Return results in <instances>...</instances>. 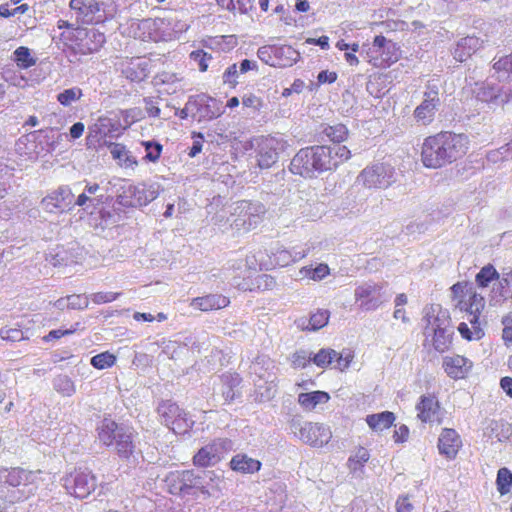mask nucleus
<instances>
[{"label": "nucleus", "mask_w": 512, "mask_h": 512, "mask_svg": "<svg viewBox=\"0 0 512 512\" xmlns=\"http://www.w3.org/2000/svg\"><path fill=\"white\" fill-rule=\"evenodd\" d=\"M320 135L332 142L334 145H340L349 139L350 131L343 123L322 124L320 126Z\"/></svg>", "instance_id": "2f4dec72"}, {"label": "nucleus", "mask_w": 512, "mask_h": 512, "mask_svg": "<svg viewBox=\"0 0 512 512\" xmlns=\"http://www.w3.org/2000/svg\"><path fill=\"white\" fill-rule=\"evenodd\" d=\"M395 414L390 411L370 414L366 417V423L369 428L376 432H382L389 429L395 422Z\"/></svg>", "instance_id": "c9c22d12"}, {"label": "nucleus", "mask_w": 512, "mask_h": 512, "mask_svg": "<svg viewBox=\"0 0 512 512\" xmlns=\"http://www.w3.org/2000/svg\"><path fill=\"white\" fill-rule=\"evenodd\" d=\"M99 191V184L87 183L84 192L77 197L75 204L80 207L92 206L93 208L102 205L104 203V195H97Z\"/></svg>", "instance_id": "72a5a7b5"}, {"label": "nucleus", "mask_w": 512, "mask_h": 512, "mask_svg": "<svg viewBox=\"0 0 512 512\" xmlns=\"http://www.w3.org/2000/svg\"><path fill=\"white\" fill-rule=\"evenodd\" d=\"M228 465L232 471L239 474H255L259 472L262 467L260 460L252 458L246 453L235 454Z\"/></svg>", "instance_id": "cd10ccee"}, {"label": "nucleus", "mask_w": 512, "mask_h": 512, "mask_svg": "<svg viewBox=\"0 0 512 512\" xmlns=\"http://www.w3.org/2000/svg\"><path fill=\"white\" fill-rule=\"evenodd\" d=\"M330 273V268L327 264L320 263L315 268L312 266H305L300 269V275L303 278L310 280H322Z\"/></svg>", "instance_id": "a19ab883"}, {"label": "nucleus", "mask_w": 512, "mask_h": 512, "mask_svg": "<svg viewBox=\"0 0 512 512\" xmlns=\"http://www.w3.org/2000/svg\"><path fill=\"white\" fill-rule=\"evenodd\" d=\"M64 487L75 498H87L96 488V476L87 469L75 468L64 477Z\"/></svg>", "instance_id": "f8f14e48"}, {"label": "nucleus", "mask_w": 512, "mask_h": 512, "mask_svg": "<svg viewBox=\"0 0 512 512\" xmlns=\"http://www.w3.org/2000/svg\"><path fill=\"white\" fill-rule=\"evenodd\" d=\"M156 198L155 191L146 184L128 185L118 196V201L125 207L145 206Z\"/></svg>", "instance_id": "412c9836"}, {"label": "nucleus", "mask_w": 512, "mask_h": 512, "mask_svg": "<svg viewBox=\"0 0 512 512\" xmlns=\"http://www.w3.org/2000/svg\"><path fill=\"white\" fill-rule=\"evenodd\" d=\"M171 22L165 18H146L137 24L136 35L143 41H164L170 36Z\"/></svg>", "instance_id": "f3484780"}, {"label": "nucleus", "mask_w": 512, "mask_h": 512, "mask_svg": "<svg viewBox=\"0 0 512 512\" xmlns=\"http://www.w3.org/2000/svg\"><path fill=\"white\" fill-rule=\"evenodd\" d=\"M330 400V395L326 391L316 390L300 393L297 402L304 411H313L319 405H324Z\"/></svg>", "instance_id": "473e14b6"}, {"label": "nucleus", "mask_w": 512, "mask_h": 512, "mask_svg": "<svg viewBox=\"0 0 512 512\" xmlns=\"http://www.w3.org/2000/svg\"><path fill=\"white\" fill-rule=\"evenodd\" d=\"M417 418L422 423L441 425L444 409L436 393H427L419 397L415 406Z\"/></svg>", "instance_id": "6ab92c4d"}, {"label": "nucleus", "mask_w": 512, "mask_h": 512, "mask_svg": "<svg viewBox=\"0 0 512 512\" xmlns=\"http://www.w3.org/2000/svg\"><path fill=\"white\" fill-rule=\"evenodd\" d=\"M502 324V340L506 346H512V313L503 317Z\"/></svg>", "instance_id": "bf43d9fd"}, {"label": "nucleus", "mask_w": 512, "mask_h": 512, "mask_svg": "<svg viewBox=\"0 0 512 512\" xmlns=\"http://www.w3.org/2000/svg\"><path fill=\"white\" fill-rule=\"evenodd\" d=\"M336 351L331 348L320 349L312 358V362L320 368H327L332 365L331 356H335Z\"/></svg>", "instance_id": "de8ad7c7"}, {"label": "nucleus", "mask_w": 512, "mask_h": 512, "mask_svg": "<svg viewBox=\"0 0 512 512\" xmlns=\"http://www.w3.org/2000/svg\"><path fill=\"white\" fill-rule=\"evenodd\" d=\"M266 206L260 201L241 200L236 203L233 225L237 230L250 231L255 229L264 219Z\"/></svg>", "instance_id": "6e6552de"}, {"label": "nucleus", "mask_w": 512, "mask_h": 512, "mask_svg": "<svg viewBox=\"0 0 512 512\" xmlns=\"http://www.w3.org/2000/svg\"><path fill=\"white\" fill-rule=\"evenodd\" d=\"M499 277L496 268L492 264H487L476 274L475 281L479 287L486 288L491 282L498 280Z\"/></svg>", "instance_id": "58836bf2"}, {"label": "nucleus", "mask_w": 512, "mask_h": 512, "mask_svg": "<svg viewBox=\"0 0 512 512\" xmlns=\"http://www.w3.org/2000/svg\"><path fill=\"white\" fill-rule=\"evenodd\" d=\"M395 170L392 166L377 163L361 171L357 180L368 189H384L394 182Z\"/></svg>", "instance_id": "2eb2a0df"}, {"label": "nucleus", "mask_w": 512, "mask_h": 512, "mask_svg": "<svg viewBox=\"0 0 512 512\" xmlns=\"http://www.w3.org/2000/svg\"><path fill=\"white\" fill-rule=\"evenodd\" d=\"M317 80L320 84L334 83L337 80V73L334 71L323 70L318 74Z\"/></svg>", "instance_id": "69168bd1"}, {"label": "nucleus", "mask_w": 512, "mask_h": 512, "mask_svg": "<svg viewBox=\"0 0 512 512\" xmlns=\"http://www.w3.org/2000/svg\"><path fill=\"white\" fill-rule=\"evenodd\" d=\"M332 365L334 369H337L341 372L347 370L354 359V354L351 350H344L342 352H337L335 356H331Z\"/></svg>", "instance_id": "c03bdc74"}, {"label": "nucleus", "mask_w": 512, "mask_h": 512, "mask_svg": "<svg viewBox=\"0 0 512 512\" xmlns=\"http://www.w3.org/2000/svg\"><path fill=\"white\" fill-rule=\"evenodd\" d=\"M369 459V451L366 448L360 446L356 449L355 453L348 458L347 466L350 471L356 472L361 470Z\"/></svg>", "instance_id": "ea45409f"}, {"label": "nucleus", "mask_w": 512, "mask_h": 512, "mask_svg": "<svg viewBox=\"0 0 512 512\" xmlns=\"http://www.w3.org/2000/svg\"><path fill=\"white\" fill-rule=\"evenodd\" d=\"M298 437L310 446L322 447L331 440L332 432L324 424L306 422L300 427Z\"/></svg>", "instance_id": "4be33fe9"}, {"label": "nucleus", "mask_w": 512, "mask_h": 512, "mask_svg": "<svg viewBox=\"0 0 512 512\" xmlns=\"http://www.w3.org/2000/svg\"><path fill=\"white\" fill-rule=\"evenodd\" d=\"M442 367L448 377L454 380L465 379L472 367L473 362L462 355H452L443 358Z\"/></svg>", "instance_id": "b1692460"}, {"label": "nucleus", "mask_w": 512, "mask_h": 512, "mask_svg": "<svg viewBox=\"0 0 512 512\" xmlns=\"http://www.w3.org/2000/svg\"><path fill=\"white\" fill-rule=\"evenodd\" d=\"M483 44V40L476 36H466L457 42L453 57L458 62H465L480 50Z\"/></svg>", "instance_id": "bb28decb"}, {"label": "nucleus", "mask_w": 512, "mask_h": 512, "mask_svg": "<svg viewBox=\"0 0 512 512\" xmlns=\"http://www.w3.org/2000/svg\"><path fill=\"white\" fill-rule=\"evenodd\" d=\"M500 387L512 399V377L505 376L500 379Z\"/></svg>", "instance_id": "774afa93"}, {"label": "nucleus", "mask_w": 512, "mask_h": 512, "mask_svg": "<svg viewBox=\"0 0 512 512\" xmlns=\"http://www.w3.org/2000/svg\"><path fill=\"white\" fill-rule=\"evenodd\" d=\"M64 300L67 301L66 307L68 309L83 310L87 308L89 304L88 298L82 294H72L68 295L66 298H60L56 301V304L63 307Z\"/></svg>", "instance_id": "37998d69"}, {"label": "nucleus", "mask_w": 512, "mask_h": 512, "mask_svg": "<svg viewBox=\"0 0 512 512\" xmlns=\"http://www.w3.org/2000/svg\"><path fill=\"white\" fill-rule=\"evenodd\" d=\"M217 5L233 14H247L253 9V0H215Z\"/></svg>", "instance_id": "e433bc0d"}, {"label": "nucleus", "mask_w": 512, "mask_h": 512, "mask_svg": "<svg viewBox=\"0 0 512 512\" xmlns=\"http://www.w3.org/2000/svg\"><path fill=\"white\" fill-rule=\"evenodd\" d=\"M116 363V356L108 351L99 353L91 358V365L99 370L112 367Z\"/></svg>", "instance_id": "49530a36"}, {"label": "nucleus", "mask_w": 512, "mask_h": 512, "mask_svg": "<svg viewBox=\"0 0 512 512\" xmlns=\"http://www.w3.org/2000/svg\"><path fill=\"white\" fill-rule=\"evenodd\" d=\"M493 69L497 74H507L512 77V53L496 60L493 63Z\"/></svg>", "instance_id": "864d4df0"}, {"label": "nucleus", "mask_w": 512, "mask_h": 512, "mask_svg": "<svg viewBox=\"0 0 512 512\" xmlns=\"http://www.w3.org/2000/svg\"><path fill=\"white\" fill-rule=\"evenodd\" d=\"M318 174L334 171L347 162L352 153L345 145H313Z\"/></svg>", "instance_id": "9d476101"}, {"label": "nucleus", "mask_w": 512, "mask_h": 512, "mask_svg": "<svg viewBox=\"0 0 512 512\" xmlns=\"http://www.w3.org/2000/svg\"><path fill=\"white\" fill-rule=\"evenodd\" d=\"M60 39L77 54L88 55L98 52L106 42L105 34L97 29L81 27L70 32H62Z\"/></svg>", "instance_id": "423d86ee"}, {"label": "nucleus", "mask_w": 512, "mask_h": 512, "mask_svg": "<svg viewBox=\"0 0 512 512\" xmlns=\"http://www.w3.org/2000/svg\"><path fill=\"white\" fill-rule=\"evenodd\" d=\"M329 311L325 309H319L310 316L309 326L311 330H319L327 325L329 321Z\"/></svg>", "instance_id": "3c124183"}, {"label": "nucleus", "mask_w": 512, "mask_h": 512, "mask_svg": "<svg viewBox=\"0 0 512 512\" xmlns=\"http://www.w3.org/2000/svg\"><path fill=\"white\" fill-rule=\"evenodd\" d=\"M156 411L160 416L162 423L175 434L183 435L191 428V423L187 417V413L181 409L176 402L171 400H162Z\"/></svg>", "instance_id": "9b49d317"}, {"label": "nucleus", "mask_w": 512, "mask_h": 512, "mask_svg": "<svg viewBox=\"0 0 512 512\" xmlns=\"http://www.w3.org/2000/svg\"><path fill=\"white\" fill-rule=\"evenodd\" d=\"M41 475V470L0 466V506L6 509L35 496L42 481Z\"/></svg>", "instance_id": "f03ea898"}, {"label": "nucleus", "mask_w": 512, "mask_h": 512, "mask_svg": "<svg viewBox=\"0 0 512 512\" xmlns=\"http://www.w3.org/2000/svg\"><path fill=\"white\" fill-rule=\"evenodd\" d=\"M0 336L8 341H20L24 338L23 331L18 328L4 327L0 330Z\"/></svg>", "instance_id": "e2e57ef3"}, {"label": "nucleus", "mask_w": 512, "mask_h": 512, "mask_svg": "<svg viewBox=\"0 0 512 512\" xmlns=\"http://www.w3.org/2000/svg\"><path fill=\"white\" fill-rule=\"evenodd\" d=\"M451 293L455 306L468 313V321L472 326L470 329L467 323L461 322L458 326L460 335L468 341L481 338L483 331L480 327L479 316L485 306L484 298L468 282L455 283L451 287Z\"/></svg>", "instance_id": "7ed1b4c3"}, {"label": "nucleus", "mask_w": 512, "mask_h": 512, "mask_svg": "<svg viewBox=\"0 0 512 512\" xmlns=\"http://www.w3.org/2000/svg\"><path fill=\"white\" fill-rule=\"evenodd\" d=\"M189 58L198 64L200 72L204 73L208 70L209 62L212 60V55L202 49L190 52Z\"/></svg>", "instance_id": "8fccbe9b"}, {"label": "nucleus", "mask_w": 512, "mask_h": 512, "mask_svg": "<svg viewBox=\"0 0 512 512\" xmlns=\"http://www.w3.org/2000/svg\"><path fill=\"white\" fill-rule=\"evenodd\" d=\"M231 441L226 438H216L207 445L201 447L193 456L192 463L195 467L207 468L219 463L225 452L230 448Z\"/></svg>", "instance_id": "dca6fc26"}, {"label": "nucleus", "mask_w": 512, "mask_h": 512, "mask_svg": "<svg viewBox=\"0 0 512 512\" xmlns=\"http://www.w3.org/2000/svg\"><path fill=\"white\" fill-rule=\"evenodd\" d=\"M83 95L82 89L73 87L65 89L57 95L58 102L63 106H69L72 102L79 100Z\"/></svg>", "instance_id": "09e8293b"}, {"label": "nucleus", "mask_w": 512, "mask_h": 512, "mask_svg": "<svg viewBox=\"0 0 512 512\" xmlns=\"http://www.w3.org/2000/svg\"><path fill=\"white\" fill-rule=\"evenodd\" d=\"M222 384V396L226 403H232L238 396V388L242 383V377L237 372H226L220 376Z\"/></svg>", "instance_id": "7c9ffc66"}, {"label": "nucleus", "mask_w": 512, "mask_h": 512, "mask_svg": "<svg viewBox=\"0 0 512 512\" xmlns=\"http://www.w3.org/2000/svg\"><path fill=\"white\" fill-rule=\"evenodd\" d=\"M223 84L235 89L238 85V67L236 63L231 64L226 68L222 75Z\"/></svg>", "instance_id": "5fc2aeb1"}, {"label": "nucleus", "mask_w": 512, "mask_h": 512, "mask_svg": "<svg viewBox=\"0 0 512 512\" xmlns=\"http://www.w3.org/2000/svg\"><path fill=\"white\" fill-rule=\"evenodd\" d=\"M242 104L244 107L252 109L253 111H260L264 106V101L256 94L248 93L243 95Z\"/></svg>", "instance_id": "6e6d98bb"}, {"label": "nucleus", "mask_w": 512, "mask_h": 512, "mask_svg": "<svg viewBox=\"0 0 512 512\" xmlns=\"http://www.w3.org/2000/svg\"><path fill=\"white\" fill-rule=\"evenodd\" d=\"M440 103L439 85L429 81L423 94V100L413 111L416 122L424 126L430 125L435 119Z\"/></svg>", "instance_id": "ddd939ff"}, {"label": "nucleus", "mask_w": 512, "mask_h": 512, "mask_svg": "<svg viewBox=\"0 0 512 512\" xmlns=\"http://www.w3.org/2000/svg\"><path fill=\"white\" fill-rule=\"evenodd\" d=\"M289 170L292 174L306 179L316 177L318 165L314 154V146L301 148L292 158Z\"/></svg>", "instance_id": "aec40b11"}, {"label": "nucleus", "mask_w": 512, "mask_h": 512, "mask_svg": "<svg viewBox=\"0 0 512 512\" xmlns=\"http://www.w3.org/2000/svg\"><path fill=\"white\" fill-rule=\"evenodd\" d=\"M204 475L210 479L211 483L205 482L204 477L192 469L171 471L164 482L171 495L179 497L202 495L208 498L212 491L218 490L213 484L217 476L213 471L205 472Z\"/></svg>", "instance_id": "20e7f679"}, {"label": "nucleus", "mask_w": 512, "mask_h": 512, "mask_svg": "<svg viewBox=\"0 0 512 512\" xmlns=\"http://www.w3.org/2000/svg\"><path fill=\"white\" fill-rule=\"evenodd\" d=\"M462 447L459 433L452 428H443L439 434L437 448L447 460H454Z\"/></svg>", "instance_id": "5701e85b"}, {"label": "nucleus", "mask_w": 512, "mask_h": 512, "mask_svg": "<svg viewBox=\"0 0 512 512\" xmlns=\"http://www.w3.org/2000/svg\"><path fill=\"white\" fill-rule=\"evenodd\" d=\"M397 512H412L413 506L407 496L400 497L396 502Z\"/></svg>", "instance_id": "338daca9"}, {"label": "nucleus", "mask_w": 512, "mask_h": 512, "mask_svg": "<svg viewBox=\"0 0 512 512\" xmlns=\"http://www.w3.org/2000/svg\"><path fill=\"white\" fill-rule=\"evenodd\" d=\"M274 285H275V279L272 276L267 275V274H262V275H259L256 278V285L255 286H253V287H243V289L244 290H249V291H253L255 289L266 290V289L271 288Z\"/></svg>", "instance_id": "052dcab7"}, {"label": "nucleus", "mask_w": 512, "mask_h": 512, "mask_svg": "<svg viewBox=\"0 0 512 512\" xmlns=\"http://www.w3.org/2000/svg\"><path fill=\"white\" fill-rule=\"evenodd\" d=\"M80 326H81V324L79 322H77L74 325H72L70 329L51 330L46 336H44L43 340L48 342V341L60 339L67 335L74 334L76 331H78L80 329Z\"/></svg>", "instance_id": "4d7b16f0"}, {"label": "nucleus", "mask_w": 512, "mask_h": 512, "mask_svg": "<svg viewBox=\"0 0 512 512\" xmlns=\"http://www.w3.org/2000/svg\"><path fill=\"white\" fill-rule=\"evenodd\" d=\"M424 335L431 337V342L435 350L445 352L450 348L452 338L447 331L445 320L440 319L438 315L427 314Z\"/></svg>", "instance_id": "a211bd4d"}, {"label": "nucleus", "mask_w": 512, "mask_h": 512, "mask_svg": "<svg viewBox=\"0 0 512 512\" xmlns=\"http://www.w3.org/2000/svg\"><path fill=\"white\" fill-rule=\"evenodd\" d=\"M142 145L146 150V155L144 157L145 160L149 162H157L160 159L163 150L160 143L154 141H143Z\"/></svg>", "instance_id": "603ef678"}, {"label": "nucleus", "mask_w": 512, "mask_h": 512, "mask_svg": "<svg viewBox=\"0 0 512 512\" xmlns=\"http://www.w3.org/2000/svg\"><path fill=\"white\" fill-rule=\"evenodd\" d=\"M409 437V428L406 425H400L393 433L395 443H404Z\"/></svg>", "instance_id": "0e129e2a"}, {"label": "nucleus", "mask_w": 512, "mask_h": 512, "mask_svg": "<svg viewBox=\"0 0 512 512\" xmlns=\"http://www.w3.org/2000/svg\"><path fill=\"white\" fill-rule=\"evenodd\" d=\"M497 490L501 495L507 494L512 486V473L507 468H500L497 472Z\"/></svg>", "instance_id": "a18cd8bd"}, {"label": "nucleus", "mask_w": 512, "mask_h": 512, "mask_svg": "<svg viewBox=\"0 0 512 512\" xmlns=\"http://www.w3.org/2000/svg\"><path fill=\"white\" fill-rule=\"evenodd\" d=\"M72 192L68 187H60L43 199V204L49 212L63 211L71 204Z\"/></svg>", "instance_id": "c85d7f7f"}, {"label": "nucleus", "mask_w": 512, "mask_h": 512, "mask_svg": "<svg viewBox=\"0 0 512 512\" xmlns=\"http://www.w3.org/2000/svg\"><path fill=\"white\" fill-rule=\"evenodd\" d=\"M289 144L282 137L273 135L261 136L257 139L256 159L260 169H269L275 165L282 153L286 152Z\"/></svg>", "instance_id": "1a4fd4ad"}, {"label": "nucleus", "mask_w": 512, "mask_h": 512, "mask_svg": "<svg viewBox=\"0 0 512 512\" xmlns=\"http://www.w3.org/2000/svg\"><path fill=\"white\" fill-rule=\"evenodd\" d=\"M121 293L119 292H96L91 295V300L95 304H105L115 301Z\"/></svg>", "instance_id": "680f3d73"}, {"label": "nucleus", "mask_w": 512, "mask_h": 512, "mask_svg": "<svg viewBox=\"0 0 512 512\" xmlns=\"http://www.w3.org/2000/svg\"><path fill=\"white\" fill-rule=\"evenodd\" d=\"M69 8L79 25H103L114 18L107 11L106 3L100 0H70Z\"/></svg>", "instance_id": "0eeeda50"}, {"label": "nucleus", "mask_w": 512, "mask_h": 512, "mask_svg": "<svg viewBox=\"0 0 512 512\" xmlns=\"http://www.w3.org/2000/svg\"><path fill=\"white\" fill-rule=\"evenodd\" d=\"M120 428L114 420L104 418L97 427L99 441L106 447L113 446Z\"/></svg>", "instance_id": "f704fd0d"}, {"label": "nucleus", "mask_w": 512, "mask_h": 512, "mask_svg": "<svg viewBox=\"0 0 512 512\" xmlns=\"http://www.w3.org/2000/svg\"><path fill=\"white\" fill-rule=\"evenodd\" d=\"M469 148L470 140L466 134L442 130L423 139L420 161L427 169H441L462 160Z\"/></svg>", "instance_id": "f257e3e1"}, {"label": "nucleus", "mask_w": 512, "mask_h": 512, "mask_svg": "<svg viewBox=\"0 0 512 512\" xmlns=\"http://www.w3.org/2000/svg\"><path fill=\"white\" fill-rule=\"evenodd\" d=\"M361 55L374 68L386 69L400 60L401 49L396 42L380 34L362 45Z\"/></svg>", "instance_id": "39448f33"}, {"label": "nucleus", "mask_w": 512, "mask_h": 512, "mask_svg": "<svg viewBox=\"0 0 512 512\" xmlns=\"http://www.w3.org/2000/svg\"><path fill=\"white\" fill-rule=\"evenodd\" d=\"M257 56L272 67H290L299 58V53L290 45H265L258 49Z\"/></svg>", "instance_id": "4468645a"}, {"label": "nucleus", "mask_w": 512, "mask_h": 512, "mask_svg": "<svg viewBox=\"0 0 512 512\" xmlns=\"http://www.w3.org/2000/svg\"><path fill=\"white\" fill-rule=\"evenodd\" d=\"M190 305L202 312H210L228 307L230 305V299L222 294L210 293L193 298Z\"/></svg>", "instance_id": "a878e982"}, {"label": "nucleus", "mask_w": 512, "mask_h": 512, "mask_svg": "<svg viewBox=\"0 0 512 512\" xmlns=\"http://www.w3.org/2000/svg\"><path fill=\"white\" fill-rule=\"evenodd\" d=\"M382 287L377 284L360 285L355 289V300L366 311L375 310L381 305L380 291Z\"/></svg>", "instance_id": "393cba45"}, {"label": "nucleus", "mask_w": 512, "mask_h": 512, "mask_svg": "<svg viewBox=\"0 0 512 512\" xmlns=\"http://www.w3.org/2000/svg\"><path fill=\"white\" fill-rule=\"evenodd\" d=\"M312 358L306 351H297L292 355L291 363L294 368H306L312 362Z\"/></svg>", "instance_id": "13d9d810"}, {"label": "nucleus", "mask_w": 512, "mask_h": 512, "mask_svg": "<svg viewBox=\"0 0 512 512\" xmlns=\"http://www.w3.org/2000/svg\"><path fill=\"white\" fill-rule=\"evenodd\" d=\"M293 257L287 249H278L269 256V263L264 265V269L272 270L278 267H286L293 262Z\"/></svg>", "instance_id": "4c0bfd02"}, {"label": "nucleus", "mask_w": 512, "mask_h": 512, "mask_svg": "<svg viewBox=\"0 0 512 512\" xmlns=\"http://www.w3.org/2000/svg\"><path fill=\"white\" fill-rule=\"evenodd\" d=\"M14 62L21 69H28L36 64V59L31 56L29 48L20 46L14 51Z\"/></svg>", "instance_id": "79ce46f5"}, {"label": "nucleus", "mask_w": 512, "mask_h": 512, "mask_svg": "<svg viewBox=\"0 0 512 512\" xmlns=\"http://www.w3.org/2000/svg\"><path fill=\"white\" fill-rule=\"evenodd\" d=\"M134 438L135 433L132 429L120 428L113 445L120 458L128 459L133 455L136 448Z\"/></svg>", "instance_id": "c756f323"}]
</instances>
